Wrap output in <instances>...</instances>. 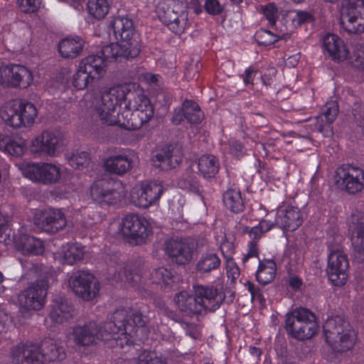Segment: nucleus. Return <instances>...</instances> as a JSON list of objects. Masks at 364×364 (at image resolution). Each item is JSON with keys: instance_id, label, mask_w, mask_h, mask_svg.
I'll use <instances>...</instances> for the list:
<instances>
[{"instance_id": "b1692460", "label": "nucleus", "mask_w": 364, "mask_h": 364, "mask_svg": "<svg viewBox=\"0 0 364 364\" xmlns=\"http://www.w3.org/2000/svg\"><path fill=\"white\" fill-rule=\"evenodd\" d=\"M354 331L350 323L341 316L328 318L323 324L326 341L337 338L346 333Z\"/></svg>"}, {"instance_id": "c756f323", "label": "nucleus", "mask_w": 364, "mask_h": 364, "mask_svg": "<svg viewBox=\"0 0 364 364\" xmlns=\"http://www.w3.org/2000/svg\"><path fill=\"white\" fill-rule=\"evenodd\" d=\"M73 312V307L68 301L63 297H58L53 301L50 317L55 322L63 323L72 318Z\"/></svg>"}, {"instance_id": "052dcab7", "label": "nucleus", "mask_w": 364, "mask_h": 364, "mask_svg": "<svg viewBox=\"0 0 364 364\" xmlns=\"http://www.w3.org/2000/svg\"><path fill=\"white\" fill-rule=\"evenodd\" d=\"M353 122L359 127H364V104L355 102L352 109Z\"/></svg>"}, {"instance_id": "680f3d73", "label": "nucleus", "mask_w": 364, "mask_h": 364, "mask_svg": "<svg viewBox=\"0 0 364 364\" xmlns=\"http://www.w3.org/2000/svg\"><path fill=\"white\" fill-rule=\"evenodd\" d=\"M245 285L248 291L251 294L252 301H257L260 304H264L265 303L266 299L263 291L258 287H256L250 281H247Z\"/></svg>"}, {"instance_id": "0eeeda50", "label": "nucleus", "mask_w": 364, "mask_h": 364, "mask_svg": "<svg viewBox=\"0 0 364 364\" xmlns=\"http://www.w3.org/2000/svg\"><path fill=\"white\" fill-rule=\"evenodd\" d=\"M124 196L121 183L112 178L97 181L90 187L92 200L102 207L116 205Z\"/></svg>"}, {"instance_id": "e2e57ef3", "label": "nucleus", "mask_w": 364, "mask_h": 364, "mask_svg": "<svg viewBox=\"0 0 364 364\" xmlns=\"http://www.w3.org/2000/svg\"><path fill=\"white\" fill-rule=\"evenodd\" d=\"M17 4L24 13H33L40 6V0H17Z\"/></svg>"}, {"instance_id": "a211bd4d", "label": "nucleus", "mask_w": 364, "mask_h": 364, "mask_svg": "<svg viewBox=\"0 0 364 364\" xmlns=\"http://www.w3.org/2000/svg\"><path fill=\"white\" fill-rule=\"evenodd\" d=\"M301 210L295 206L284 205L277 209L275 225L284 231L293 232L303 223Z\"/></svg>"}, {"instance_id": "4468645a", "label": "nucleus", "mask_w": 364, "mask_h": 364, "mask_svg": "<svg viewBox=\"0 0 364 364\" xmlns=\"http://www.w3.org/2000/svg\"><path fill=\"white\" fill-rule=\"evenodd\" d=\"M163 192L164 187L158 181L141 183L132 189L131 202L136 207L147 208L160 198Z\"/></svg>"}, {"instance_id": "7c9ffc66", "label": "nucleus", "mask_w": 364, "mask_h": 364, "mask_svg": "<svg viewBox=\"0 0 364 364\" xmlns=\"http://www.w3.org/2000/svg\"><path fill=\"white\" fill-rule=\"evenodd\" d=\"M174 301L178 308L188 315L203 314L204 313L196 294L191 295L187 291H182L175 296Z\"/></svg>"}, {"instance_id": "a18cd8bd", "label": "nucleus", "mask_w": 364, "mask_h": 364, "mask_svg": "<svg viewBox=\"0 0 364 364\" xmlns=\"http://www.w3.org/2000/svg\"><path fill=\"white\" fill-rule=\"evenodd\" d=\"M289 38L288 33H273L264 28H260L255 34V39L259 46H268L280 39Z\"/></svg>"}, {"instance_id": "1a4fd4ad", "label": "nucleus", "mask_w": 364, "mask_h": 364, "mask_svg": "<svg viewBox=\"0 0 364 364\" xmlns=\"http://www.w3.org/2000/svg\"><path fill=\"white\" fill-rule=\"evenodd\" d=\"M66 143L63 132L57 129H46L33 140L32 148L33 152L57 156L63 151Z\"/></svg>"}, {"instance_id": "20e7f679", "label": "nucleus", "mask_w": 364, "mask_h": 364, "mask_svg": "<svg viewBox=\"0 0 364 364\" xmlns=\"http://www.w3.org/2000/svg\"><path fill=\"white\" fill-rule=\"evenodd\" d=\"M158 14L161 21L176 34H182L189 26L188 6L184 0H163Z\"/></svg>"}, {"instance_id": "603ef678", "label": "nucleus", "mask_w": 364, "mask_h": 364, "mask_svg": "<svg viewBox=\"0 0 364 364\" xmlns=\"http://www.w3.org/2000/svg\"><path fill=\"white\" fill-rule=\"evenodd\" d=\"M364 13V0H346L343 3L341 17Z\"/></svg>"}, {"instance_id": "bf43d9fd", "label": "nucleus", "mask_w": 364, "mask_h": 364, "mask_svg": "<svg viewBox=\"0 0 364 364\" xmlns=\"http://www.w3.org/2000/svg\"><path fill=\"white\" fill-rule=\"evenodd\" d=\"M332 123H327L325 117L320 114L316 117L315 129L324 136H331L333 134Z\"/></svg>"}, {"instance_id": "8fccbe9b", "label": "nucleus", "mask_w": 364, "mask_h": 364, "mask_svg": "<svg viewBox=\"0 0 364 364\" xmlns=\"http://www.w3.org/2000/svg\"><path fill=\"white\" fill-rule=\"evenodd\" d=\"M236 238L233 233L231 232H224L221 236V242L220 249L223 255L227 260L231 259L232 255L235 251V241Z\"/></svg>"}, {"instance_id": "13d9d810", "label": "nucleus", "mask_w": 364, "mask_h": 364, "mask_svg": "<svg viewBox=\"0 0 364 364\" xmlns=\"http://www.w3.org/2000/svg\"><path fill=\"white\" fill-rule=\"evenodd\" d=\"M205 11L210 16H218L224 11V5L219 0H205L203 5Z\"/></svg>"}, {"instance_id": "9b49d317", "label": "nucleus", "mask_w": 364, "mask_h": 364, "mask_svg": "<svg viewBox=\"0 0 364 364\" xmlns=\"http://www.w3.org/2000/svg\"><path fill=\"white\" fill-rule=\"evenodd\" d=\"M68 282L73 292L85 301H91L99 294V282L92 274L85 271L73 273Z\"/></svg>"}, {"instance_id": "09e8293b", "label": "nucleus", "mask_w": 364, "mask_h": 364, "mask_svg": "<svg viewBox=\"0 0 364 364\" xmlns=\"http://www.w3.org/2000/svg\"><path fill=\"white\" fill-rule=\"evenodd\" d=\"M22 250L28 254L41 255L44 251L43 241L31 235H22L21 237Z\"/></svg>"}, {"instance_id": "de8ad7c7", "label": "nucleus", "mask_w": 364, "mask_h": 364, "mask_svg": "<svg viewBox=\"0 0 364 364\" xmlns=\"http://www.w3.org/2000/svg\"><path fill=\"white\" fill-rule=\"evenodd\" d=\"M109 8L107 0H88L87 3L88 14L98 20L104 18L107 15Z\"/></svg>"}, {"instance_id": "6e6d98bb", "label": "nucleus", "mask_w": 364, "mask_h": 364, "mask_svg": "<svg viewBox=\"0 0 364 364\" xmlns=\"http://www.w3.org/2000/svg\"><path fill=\"white\" fill-rule=\"evenodd\" d=\"M325 117L327 123H333L338 114V105L336 101H330L326 103L320 113Z\"/></svg>"}, {"instance_id": "393cba45", "label": "nucleus", "mask_w": 364, "mask_h": 364, "mask_svg": "<svg viewBox=\"0 0 364 364\" xmlns=\"http://www.w3.org/2000/svg\"><path fill=\"white\" fill-rule=\"evenodd\" d=\"M352 223L355 225L351 237L355 257L364 258V215L356 212L351 215Z\"/></svg>"}, {"instance_id": "39448f33", "label": "nucleus", "mask_w": 364, "mask_h": 364, "mask_svg": "<svg viewBox=\"0 0 364 364\" xmlns=\"http://www.w3.org/2000/svg\"><path fill=\"white\" fill-rule=\"evenodd\" d=\"M285 328L289 335L297 340L309 339L318 330L316 316L307 309L297 308L287 314Z\"/></svg>"}, {"instance_id": "c85d7f7f", "label": "nucleus", "mask_w": 364, "mask_h": 364, "mask_svg": "<svg viewBox=\"0 0 364 364\" xmlns=\"http://www.w3.org/2000/svg\"><path fill=\"white\" fill-rule=\"evenodd\" d=\"M150 119L141 114L134 109H129L124 106V110L120 113L119 122L116 125L127 130L140 129L144 124L149 122Z\"/></svg>"}, {"instance_id": "0e129e2a", "label": "nucleus", "mask_w": 364, "mask_h": 364, "mask_svg": "<svg viewBox=\"0 0 364 364\" xmlns=\"http://www.w3.org/2000/svg\"><path fill=\"white\" fill-rule=\"evenodd\" d=\"M229 153L236 157H240L245 154V147L243 144L237 140L232 139L229 141Z\"/></svg>"}, {"instance_id": "3c124183", "label": "nucleus", "mask_w": 364, "mask_h": 364, "mask_svg": "<svg viewBox=\"0 0 364 364\" xmlns=\"http://www.w3.org/2000/svg\"><path fill=\"white\" fill-rule=\"evenodd\" d=\"M95 78L78 66L76 73L73 77V85L77 90L85 89Z\"/></svg>"}, {"instance_id": "69168bd1", "label": "nucleus", "mask_w": 364, "mask_h": 364, "mask_svg": "<svg viewBox=\"0 0 364 364\" xmlns=\"http://www.w3.org/2000/svg\"><path fill=\"white\" fill-rule=\"evenodd\" d=\"M247 247V252L242 259L243 264H245L250 258H258L259 256V249L256 242L250 241Z\"/></svg>"}, {"instance_id": "58836bf2", "label": "nucleus", "mask_w": 364, "mask_h": 364, "mask_svg": "<svg viewBox=\"0 0 364 364\" xmlns=\"http://www.w3.org/2000/svg\"><path fill=\"white\" fill-rule=\"evenodd\" d=\"M355 340L356 334L353 331L326 342L334 352L342 353L353 348Z\"/></svg>"}, {"instance_id": "f8f14e48", "label": "nucleus", "mask_w": 364, "mask_h": 364, "mask_svg": "<svg viewBox=\"0 0 364 364\" xmlns=\"http://www.w3.org/2000/svg\"><path fill=\"white\" fill-rule=\"evenodd\" d=\"M23 175L31 181L44 185L58 183L61 178L60 168L50 163H31L23 168Z\"/></svg>"}, {"instance_id": "338daca9", "label": "nucleus", "mask_w": 364, "mask_h": 364, "mask_svg": "<svg viewBox=\"0 0 364 364\" xmlns=\"http://www.w3.org/2000/svg\"><path fill=\"white\" fill-rule=\"evenodd\" d=\"M183 327L186 335L193 339H198L200 336V331L199 326L193 323H183Z\"/></svg>"}, {"instance_id": "aec40b11", "label": "nucleus", "mask_w": 364, "mask_h": 364, "mask_svg": "<svg viewBox=\"0 0 364 364\" xmlns=\"http://www.w3.org/2000/svg\"><path fill=\"white\" fill-rule=\"evenodd\" d=\"M183 160L181 149L177 146L169 145L161 149L154 156L156 167L168 171L178 166Z\"/></svg>"}, {"instance_id": "6e6552de", "label": "nucleus", "mask_w": 364, "mask_h": 364, "mask_svg": "<svg viewBox=\"0 0 364 364\" xmlns=\"http://www.w3.org/2000/svg\"><path fill=\"white\" fill-rule=\"evenodd\" d=\"M121 233L132 245L145 243L152 233L148 220L136 214L127 215L121 223Z\"/></svg>"}, {"instance_id": "37998d69", "label": "nucleus", "mask_w": 364, "mask_h": 364, "mask_svg": "<svg viewBox=\"0 0 364 364\" xmlns=\"http://www.w3.org/2000/svg\"><path fill=\"white\" fill-rule=\"evenodd\" d=\"M149 276L151 283L163 284L165 287H171L175 279L174 272L164 267L154 269Z\"/></svg>"}, {"instance_id": "49530a36", "label": "nucleus", "mask_w": 364, "mask_h": 364, "mask_svg": "<svg viewBox=\"0 0 364 364\" xmlns=\"http://www.w3.org/2000/svg\"><path fill=\"white\" fill-rule=\"evenodd\" d=\"M18 105L21 109V118L23 121V127H31L38 115L36 107L32 102L23 100H18Z\"/></svg>"}, {"instance_id": "bb28decb", "label": "nucleus", "mask_w": 364, "mask_h": 364, "mask_svg": "<svg viewBox=\"0 0 364 364\" xmlns=\"http://www.w3.org/2000/svg\"><path fill=\"white\" fill-rule=\"evenodd\" d=\"M39 347L43 356V364L46 362L60 361L66 357L63 346L54 339L49 338L42 341Z\"/></svg>"}, {"instance_id": "f03ea898", "label": "nucleus", "mask_w": 364, "mask_h": 364, "mask_svg": "<svg viewBox=\"0 0 364 364\" xmlns=\"http://www.w3.org/2000/svg\"><path fill=\"white\" fill-rule=\"evenodd\" d=\"M112 26L115 38L121 42L103 46L102 52L105 56L114 57L117 62H123L138 56L141 46L133 21L127 16H118L112 21Z\"/></svg>"}, {"instance_id": "9d476101", "label": "nucleus", "mask_w": 364, "mask_h": 364, "mask_svg": "<svg viewBox=\"0 0 364 364\" xmlns=\"http://www.w3.org/2000/svg\"><path fill=\"white\" fill-rule=\"evenodd\" d=\"M48 280L46 278L37 279L31 283L18 295L21 308L25 311H39L46 303Z\"/></svg>"}, {"instance_id": "f257e3e1", "label": "nucleus", "mask_w": 364, "mask_h": 364, "mask_svg": "<svg viewBox=\"0 0 364 364\" xmlns=\"http://www.w3.org/2000/svg\"><path fill=\"white\" fill-rule=\"evenodd\" d=\"M145 326L143 315L139 311L117 309L112 320L105 321L100 326L95 322L77 325L73 328V337L75 343L81 346L96 344L99 341L113 339L117 346L129 348L133 345L130 338H134L138 329Z\"/></svg>"}, {"instance_id": "5701e85b", "label": "nucleus", "mask_w": 364, "mask_h": 364, "mask_svg": "<svg viewBox=\"0 0 364 364\" xmlns=\"http://www.w3.org/2000/svg\"><path fill=\"white\" fill-rule=\"evenodd\" d=\"M323 48L333 60L343 61L347 60L348 50L343 41L337 35L328 33L322 40Z\"/></svg>"}, {"instance_id": "473e14b6", "label": "nucleus", "mask_w": 364, "mask_h": 364, "mask_svg": "<svg viewBox=\"0 0 364 364\" xmlns=\"http://www.w3.org/2000/svg\"><path fill=\"white\" fill-rule=\"evenodd\" d=\"M84 41L79 37L66 38L58 45V50L65 58H75L83 50Z\"/></svg>"}, {"instance_id": "7ed1b4c3", "label": "nucleus", "mask_w": 364, "mask_h": 364, "mask_svg": "<svg viewBox=\"0 0 364 364\" xmlns=\"http://www.w3.org/2000/svg\"><path fill=\"white\" fill-rule=\"evenodd\" d=\"M127 92V85L117 86L95 99L94 109L102 124L114 126L119 122L120 114L117 112V108L122 104L126 105Z\"/></svg>"}, {"instance_id": "c03bdc74", "label": "nucleus", "mask_w": 364, "mask_h": 364, "mask_svg": "<svg viewBox=\"0 0 364 364\" xmlns=\"http://www.w3.org/2000/svg\"><path fill=\"white\" fill-rule=\"evenodd\" d=\"M183 106L185 112V119H186L188 122L193 124L201 123L204 118V114L200 106L195 101L186 100L183 102Z\"/></svg>"}, {"instance_id": "ea45409f", "label": "nucleus", "mask_w": 364, "mask_h": 364, "mask_svg": "<svg viewBox=\"0 0 364 364\" xmlns=\"http://www.w3.org/2000/svg\"><path fill=\"white\" fill-rule=\"evenodd\" d=\"M220 259L216 253L203 254L196 264V271L200 274L210 273L220 266Z\"/></svg>"}, {"instance_id": "4d7b16f0", "label": "nucleus", "mask_w": 364, "mask_h": 364, "mask_svg": "<svg viewBox=\"0 0 364 364\" xmlns=\"http://www.w3.org/2000/svg\"><path fill=\"white\" fill-rule=\"evenodd\" d=\"M349 63L358 70H364V48L360 46L351 55H348Z\"/></svg>"}, {"instance_id": "423d86ee", "label": "nucleus", "mask_w": 364, "mask_h": 364, "mask_svg": "<svg viewBox=\"0 0 364 364\" xmlns=\"http://www.w3.org/2000/svg\"><path fill=\"white\" fill-rule=\"evenodd\" d=\"M335 240L338 242L333 245L331 241L328 242V266L326 273L329 281L336 287L344 285L348 279V269L349 262L346 254L341 250L340 245L343 238L341 235H336Z\"/></svg>"}, {"instance_id": "72a5a7b5", "label": "nucleus", "mask_w": 364, "mask_h": 364, "mask_svg": "<svg viewBox=\"0 0 364 364\" xmlns=\"http://www.w3.org/2000/svg\"><path fill=\"white\" fill-rule=\"evenodd\" d=\"M177 186L183 190L198 196H200L203 191L197 174L190 168L186 169L178 178L177 180Z\"/></svg>"}, {"instance_id": "c9c22d12", "label": "nucleus", "mask_w": 364, "mask_h": 364, "mask_svg": "<svg viewBox=\"0 0 364 364\" xmlns=\"http://www.w3.org/2000/svg\"><path fill=\"white\" fill-rule=\"evenodd\" d=\"M225 206L234 213H239L245 210V203L239 189L229 188L223 195Z\"/></svg>"}, {"instance_id": "5fc2aeb1", "label": "nucleus", "mask_w": 364, "mask_h": 364, "mask_svg": "<svg viewBox=\"0 0 364 364\" xmlns=\"http://www.w3.org/2000/svg\"><path fill=\"white\" fill-rule=\"evenodd\" d=\"M90 154L86 151H80L73 154L69 159L70 165L74 168H83L90 164Z\"/></svg>"}, {"instance_id": "e433bc0d", "label": "nucleus", "mask_w": 364, "mask_h": 364, "mask_svg": "<svg viewBox=\"0 0 364 364\" xmlns=\"http://www.w3.org/2000/svg\"><path fill=\"white\" fill-rule=\"evenodd\" d=\"M198 167L204 178H213L219 171V160L214 155L205 154L199 158Z\"/></svg>"}, {"instance_id": "864d4df0", "label": "nucleus", "mask_w": 364, "mask_h": 364, "mask_svg": "<svg viewBox=\"0 0 364 364\" xmlns=\"http://www.w3.org/2000/svg\"><path fill=\"white\" fill-rule=\"evenodd\" d=\"M260 11L268 21L269 25L273 27L279 19V9L275 3L271 2L265 5H259Z\"/></svg>"}, {"instance_id": "2f4dec72", "label": "nucleus", "mask_w": 364, "mask_h": 364, "mask_svg": "<svg viewBox=\"0 0 364 364\" xmlns=\"http://www.w3.org/2000/svg\"><path fill=\"white\" fill-rule=\"evenodd\" d=\"M18 100L6 103L0 110V117L6 124L14 128L23 127V121L21 118Z\"/></svg>"}, {"instance_id": "4c0bfd02", "label": "nucleus", "mask_w": 364, "mask_h": 364, "mask_svg": "<svg viewBox=\"0 0 364 364\" xmlns=\"http://www.w3.org/2000/svg\"><path fill=\"white\" fill-rule=\"evenodd\" d=\"M26 149V142L19 139L15 141L9 136L0 135V150L13 156H21Z\"/></svg>"}, {"instance_id": "a19ab883", "label": "nucleus", "mask_w": 364, "mask_h": 364, "mask_svg": "<svg viewBox=\"0 0 364 364\" xmlns=\"http://www.w3.org/2000/svg\"><path fill=\"white\" fill-rule=\"evenodd\" d=\"M340 24L348 33L358 34L364 32V13L359 15L341 17Z\"/></svg>"}, {"instance_id": "a878e982", "label": "nucleus", "mask_w": 364, "mask_h": 364, "mask_svg": "<svg viewBox=\"0 0 364 364\" xmlns=\"http://www.w3.org/2000/svg\"><path fill=\"white\" fill-rule=\"evenodd\" d=\"M134 157L132 153L113 155L105 161V166L109 172L122 176L132 169Z\"/></svg>"}, {"instance_id": "cd10ccee", "label": "nucleus", "mask_w": 364, "mask_h": 364, "mask_svg": "<svg viewBox=\"0 0 364 364\" xmlns=\"http://www.w3.org/2000/svg\"><path fill=\"white\" fill-rule=\"evenodd\" d=\"M100 55H90L80 62L79 66L82 67L95 79L100 78L105 72L106 61L114 59V57H106L101 51Z\"/></svg>"}, {"instance_id": "dca6fc26", "label": "nucleus", "mask_w": 364, "mask_h": 364, "mask_svg": "<svg viewBox=\"0 0 364 364\" xmlns=\"http://www.w3.org/2000/svg\"><path fill=\"white\" fill-rule=\"evenodd\" d=\"M193 290L204 313L216 311L225 299V293L213 285L198 284Z\"/></svg>"}, {"instance_id": "f704fd0d", "label": "nucleus", "mask_w": 364, "mask_h": 364, "mask_svg": "<svg viewBox=\"0 0 364 364\" xmlns=\"http://www.w3.org/2000/svg\"><path fill=\"white\" fill-rule=\"evenodd\" d=\"M277 264L273 259L259 260L256 272L257 281L263 285L271 283L275 278Z\"/></svg>"}, {"instance_id": "ddd939ff", "label": "nucleus", "mask_w": 364, "mask_h": 364, "mask_svg": "<svg viewBox=\"0 0 364 364\" xmlns=\"http://www.w3.org/2000/svg\"><path fill=\"white\" fill-rule=\"evenodd\" d=\"M32 81V73L23 65L11 63L0 67V84L4 87L26 88Z\"/></svg>"}, {"instance_id": "774afa93", "label": "nucleus", "mask_w": 364, "mask_h": 364, "mask_svg": "<svg viewBox=\"0 0 364 364\" xmlns=\"http://www.w3.org/2000/svg\"><path fill=\"white\" fill-rule=\"evenodd\" d=\"M313 20L314 17L311 13L304 11H296V16L294 18V22H296L298 25H301L311 22Z\"/></svg>"}, {"instance_id": "4be33fe9", "label": "nucleus", "mask_w": 364, "mask_h": 364, "mask_svg": "<svg viewBox=\"0 0 364 364\" xmlns=\"http://www.w3.org/2000/svg\"><path fill=\"white\" fill-rule=\"evenodd\" d=\"M125 107L136 109V112L150 119L154 114V108L150 100L140 92L132 90L128 86Z\"/></svg>"}, {"instance_id": "2eb2a0df", "label": "nucleus", "mask_w": 364, "mask_h": 364, "mask_svg": "<svg viewBox=\"0 0 364 364\" xmlns=\"http://www.w3.org/2000/svg\"><path fill=\"white\" fill-rule=\"evenodd\" d=\"M35 225L42 231L55 234L67 225L65 214L60 209L49 208L36 213L33 218Z\"/></svg>"}, {"instance_id": "f3484780", "label": "nucleus", "mask_w": 364, "mask_h": 364, "mask_svg": "<svg viewBox=\"0 0 364 364\" xmlns=\"http://www.w3.org/2000/svg\"><path fill=\"white\" fill-rule=\"evenodd\" d=\"M338 183L352 194L360 192L363 188L364 172L363 169L352 165H343L336 171Z\"/></svg>"}, {"instance_id": "412c9836", "label": "nucleus", "mask_w": 364, "mask_h": 364, "mask_svg": "<svg viewBox=\"0 0 364 364\" xmlns=\"http://www.w3.org/2000/svg\"><path fill=\"white\" fill-rule=\"evenodd\" d=\"M12 357L16 364H43L39 346L31 343L17 345L12 350Z\"/></svg>"}, {"instance_id": "79ce46f5", "label": "nucleus", "mask_w": 364, "mask_h": 364, "mask_svg": "<svg viewBox=\"0 0 364 364\" xmlns=\"http://www.w3.org/2000/svg\"><path fill=\"white\" fill-rule=\"evenodd\" d=\"M84 248L79 243H68L63 247L62 259L63 263L73 265L81 261L84 256Z\"/></svg>"}, {"instance_id": "6ab92c4d", "label": "nucleus", "mask_w": 364, "mask_h": 364, "mask_svg": "<svg viewBox=\"0 0 364 364\" xmlns=\"http://www.w3.org/2000/svg\"><path fill=\"white\" fill-rule=\"evenodd\" d=\"M193 247L183 239L171 238L166 242V255L178 264H188L193 257Z\"/></svg>"}]
</instances>
